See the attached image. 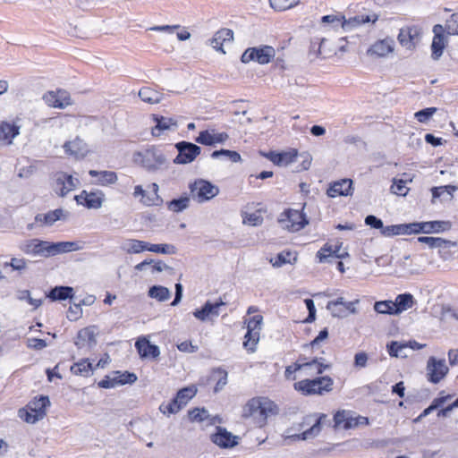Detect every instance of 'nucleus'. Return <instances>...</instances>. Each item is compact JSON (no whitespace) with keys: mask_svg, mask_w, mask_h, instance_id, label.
I'll return each instance as SVG.
<instances>
[{"mask_svg":"<svg viewBox=\"0 0 458 458\" xmlns=\"http://www.w3.org/2000/svg\"><path fill=\"white\" fill-rule=\"evenodd\" d=\"M278 411V406L268 398L253 397L243 406L242 417L251 419L256 427L262 428L267 424L268 415H276Z\"/></svg>","mask_w":458,"mask_h":458,"instance_id":"f257e3e1","label":"nucleus"},{"mask_svg":"<svg viewBox=\"0 0 458 458\" xmlns=\"http://www.w3.org/2000/svg\"><path fill=\"white\" fill-rule=\"evenodd\" d=\"M133 161L148 172H156L166 165L167 159L161 149L151 147L134 153Z\"/></svg>","mask_w":458,"mask_h":458,"instance_id":"f03ea898","label":"nucleus"},{"mask_svg":"<svg viewBox=\"0 0 458 458\" xmlns=\"http://www.w3.org/2000/svg\"><path fill=\"white\" fill-rule=\"evenodd\" d=\"M334 381L328 377H318L313 379H302L294 383V389L303 395H323L333 389Z\"/></svg>","mask_w":458,"mask_h":458,"instance_id":"7ed1b4c3","label":"nucleus"},{"mask_svg":"<svg viewBox=\"0 0 458 458\" xmlns=\"http://www.w3.org/2000/svg\"><path fill=\"white\" fill-rule=\"evenodd\" d=\"M49 405L48 396L40 395L31 400L25 408H21L18 415L25 422L33 424L46 416V409Z\"/></svg>","mask_w":458,"mask_h":458,"instance_id":"20e7f679","label":"nucleus"},{"mask_svg":"<svg viewBox=\"0 0 458 458\" xmlns=\"http://www.w3.org/2000/svg\"><path fill=\"white\" fill-rule=\"evenodd\" d=\"M189 188L192 198L199 203L210 200L219 193L217 186L203 179L196 180Z\"/></svg>","mask_w":458,"mask_h":458,"instance_id":"39448f33","label":"nucleus"},{"mask_svg":"<svg viewBox=\"0 0 458 458\" xmlns=\"http://www.w3.org/2000/svg\"><path fill=\"white\" fill-rule=\"evenodd\" d=\"M276 51L270 46H260L258 47L247 48L241 56V61L243 64H248L250 61L257 62L259 64H267L275 57Z\"/></svg>","mask_w":458,"mask_h":458,"instance_id":"423d86ee","label":"nucleus"},{"mask_svg":"<svg viewBox=\"0 0 458 458\" xmlns=\"http://www.w3.org/2000/svg\"><path fill=\"white\" fill-rule=\"evenodd\" d=\"M278 222L284 228L291 232H298L309 224L303 212L293 208H289L281 214Z\"/></svg>","mask_w":458,"mask_h":458,"instance_id":"0eeeda50","label":"nucleus"},{"mask_svg":"<svg viewBox=\"0 0 458 458\" xmlns=\"http://www.w3.org/2000/svg\"><path fill=\"white\" fill-rule=\"evenodd\" d=\"M175 148L178 155L174 159V164L191 163L201 152L200 147L189 141H180L175 144Z\"/></svg>","mask_w":458,"mask_h":458,"instance_id":"6e6552de","label":"nucleus"},{"mask_svg":"<svg viewBox=\"0 0 458 458\" xmlns=\"http://www.w3.org/2000/svg\"><path fill=\"white\" fill-rule=\"evenodd\" d=\"M399 43L409 50L414 49L421 38V30L417 26L402 28L397 37Z\"/></svg>","mask_w":458,"mask_h":458,"instance_id":"1a4fd4ad","label":"nucleus"},{"mask_svg":"<svg viewBox=\"0 0 458 458\" xmlns=\"http://www.w3.org/2000/svg\"><path fill=\"white\" fill-rule=\"evenodd\" d=\"M50 242L42 241L37 238L25 241L20 245V249L25 254L50 257Z\"/></svg>","mask_w":458,"mask_h":458,"instance_id":"9d476101","label":"nucleus"},{"mask_svg":"<svg viewBox=\"0 0 458 458\" xmlns=\"http://www.w3.org/2000/svg\"><path fill=\"white\" fill-rule=\"evenodd\" d=\"M427 369L428 380L434 384L443 379L449 370L445 360H437L434 357L428 359Z\"/></svg>","mask_w":458,"mask_h":458,"instance_id":"9b49d317","label":"nucleus"},{"mask_svg":"<svg viewBox=\"0 0 458 458\" xmlns=\"http://www.w3.org/2000/svg\"><path fill=\"white\" fill-rule=\"evenodd\" d=\"M225 305H226V302L223 301L222 297H220L216 302L207 301L201 309L193 311V316L197 319L204 322L208 320L210 316L218 317L219 308Z\"/></svg>","mask_w":458,"mask_h":458,"instance_id":"f8f14e48","label":"nucleus"},{"mask_svg":"<svg viewBox=\"0 0 458 458\" xmlns=\"http://www.w3.org/2000/svg\"><path fill=\"white\" fill-rule=\"evenodd\" d=\"M262 155L276 165L286 166L296 160L298 151L295 148H291L288 151H269L268 153H262Z\"/></svg>","mask_w":458,"mask_h":458,"instance_id":"ddd939ff","label":"nucleus"},{"mask_svg":"<svg viewBox=\"0 0 458 458\" xmlns=\"http://www.w3.org/2000/svg\"><path fill=\"white\" fill-rule=\"evenodd\" d=\"M210 439L222 448H231L238 445V437L222 427H216V432L210 436Z\"/></svg>","mask_w":458,"mask_h":458,"instance_id":"4468645a","label":"nucleus"},{"mask_svg":"<svg viewBox=\"0 0 458 458\" xmlns=\"http://www.w3.org/2000/svg\"><path fill=\"white\" fill-rule=\"evenodd\" d=\"M79 182L78 179H74L72 175L60 172L55 175V191L60 196H65L69 191L76 187Z\"/></svg>","mask_w":458,"mask_h":458,"instance_id":"2eb2a0df","label":"nucleus"},{"mask_svg":"<svg viewBox=\"0 0 458 458\" xmlns=\"http://www.w3.org/2000/svg\"><path fill=\"white\" fill-rule=\"evenodd\" d=\"M228 138L226 132L215 133V130H205L199 132L195 141L205 146H215L217 143H224Z\"/></svg>","mask_w":458,"mask_h":458,"instance_id":"dca6fc26","label":"nucleus"},{"mask_svg":"<svg viewBox=\"0 0 458 458\" xmlns=\"http://www.w3.org/2000/svg\"><path fill=\"white\" fill-rule=\"evenodd\" d=\"M135 347L141 359H157L160 355L159 347L156 344H151L148 339L144 337L140 338L136 341Z\"/></svg>","mask_w":458,"mask_h":458,"instance_id":"f3484780","label":"nucleus"},{"mask_svg":"<svg viewBox=\"0 0 458 458\" xmlns=\"http://www.w3.org/2000/svg\"><path fill=\"white\" fill-rule=\"evenodd\" d=\"M394 41L392 38H386L376 41L368 50L370 55L384 57L394 51Z\"/></svg>","mask_w":458,"mask_h":458,"instance_id":"a211bd4d","label":"nucleus"},{"mask_svg":"<svg viewBox=\"0 0 458 458\" xmlns=\"http://www.w3.org/2000/svg\"><path fill=\"white\" fill-rule=\"evenodd\" d=\"M444 28L442 25L437 24L433 28V32L435 33V36L433 38V41L431 44V57L434 60H438L439 57L442 55L443 51L445 47V37L443 35Z\"/></svg>","mask_w":458,"mask_h":458,"instance_id":"6ab92c4d","label":"nucleus"},{"mask_svg":"<svg viewBox=\"0 0 458 458\" xmlns=\"http://www.w3.org/2000/svg\"><path fill=\"white\" fill-rule=\"evenodd\" d=\"M352 181L351 179H343L335 182L327 190V195L331 198L336 196H349L352 194Z\"/></svg>","mask_w":458,"mask_h":458,"instance_id":"aec40b11","label":"nucleus"},{"mask_svg":"<svg viewBox=\"0 0 458 458\" xmlns=\"http://www.w3.org/2000/svg\"><path fill=\"white\" fill-rule=\"evenodd\" d=\"M153 120L156 123V126L152 129L153 136H159L164 131L175 130L177 128V122L172 117L153 114Z\"/></svg>","mask_w":458,"mask_h":458,"instance_id":"412c9836","label":"nucleus"},{"mask_svg":"<svg viewBox=\"0 0 458 458\" xmlns=\"http://www.w3.org/2000/svg\"><path fill=\"white\" fill-rule=\"evenodd\" d=\"M359 302V300L355 301L346 302V304L338 305L335 303H327V309L331 312L333 317L345 318L349 314L357 313L355 304Z\"/></svg>","mask_w":458,"mask_h":458,"instance_id":"4be33fe9","label":"nucleus"},{"mask_svg":"<svg viewBox=\"0 0 458 458\" xmlns=\"http://www.w3.org/2000/svg\"><path fill=\"white\" fill-rule=\"evenodd\" d=\"M355 417L352 411H338L334 416L335 426L344 429L354 428Z\"/></svg>","mask_w":458,"mask_h":458,"instance_id":"5701e85b","label":"nucleus"},{"mask_svg":"<svg viewBox=\"0 0 458 458\" xmlns=\"http://www.w3.org/2000/svg\"><path fill=\"white\" fill-rule=\"evenodd\" d=\"M64 148L67 154L74 156L76 158H83L88 153L86 143L79 138L72 141H66Z\"/></svg>","mask_w":458,"mask_h":458,"instance_id":"b1692460","label":"nucleus"},{"mask_svg":"<svg viewBox=\"0 0 458 458\" xmlns=\"http://www.w3.org/2000/svg\"><path fill=\"white\" fill-rule=\"evenodd\" d=\"M50 257L55 256L61 253H66L75 250H80L82 246L78 242H50Z\"/></svg>","mask_w":458,"mask_h":458,"instance_id":"393cba45","label":"nucleus"},{"mask_svg":"<svg viewBox=\"0 0 458 458\" xmlns=\"http://www.w3.org/2000/svg\"><path fill=\"white\" fill-rule=\"evenodd\" d=\"M96 344V335L92 328L85 327L78 332L77 340L75 342L78 348H83L85 346L91 347Z\"/></svg>","mask_w":458,"mask_h":458,"instance_id":"a878e982","label":"nucleus"},{"mask_svg":"<svg viewBox=\"0 0 458 458\" xmlns=\"http://www.w3.org/2000/svg\"><path fill=\"white\" fill-rule=\"evenodd\" d=\"M89 174L91 177H98L96 184H98L101 186L114 184L118 179L116 173L113 172V171L89 170Z\"/></svg>","mask_w":458,"mask_h":458,"instance_id":"bb28decb","label":"nucleus"},{"mask_svg":"<svg viewBox=\"0 0 458 458\" xmlns=\"http://www.w3.org/2000/svg\"><path fill=\"white\" fill-rule=\"evenodd\" d=\"M74 295L73 288L71 286H55L47 294L52 301L72 300Z\"/></svg>","mask_w":458,"mask_h":458,"instance_id":"cd10ccee","label":"nucleus"},{"mask_svg":"<svg viewBox=\"0 0 458 458\" xmlns=\"http://www.w3.org/2000/svg\"><path fill=\"white\" fill-rule=\"evenodd\" d=\"M19 127L8 122L0 123V140L11 144L13 140L19 134Z\"/></svg>","mask_w":458,"mask_h":458,"instance_id":"c85d7f7f","label":"nucleus"},{"mask_svg":"<svg viewBox=\"0 0 458 458\" xmlns=\"http://www.w3.org/2000/svg\"><path fill=\"white\" fill-rule=\"evenodd\" d=\"M233 38V32L230 29H221L220 30L216 31L213 38L210 39V45L217 49L224 52L222 46L223 43L225 41H231Z\"/></svg>","mask_w":458,"mask_h":458,"instance_id":"c756f323","label":"nucleus"},{"mask_svg":"<svg viewBox=\"0 0 458 458\" xmlns=\"http://www.w3.org/2000/svg\"><path fill=\"white\" fill-rule=\"evenodd\" d=\"M394 302V312L396 315L402 313L403 311L411 308L414 304V298L411 293H402L396 296L395 301Z\"/></svg>","mask_w":458,"mask_h":458,"instance_id":"7c9ffc66","label":"nucleus"},{"mask_svg":"<svg viewBox=\"0 0 458 458\" xmlns=\"http://www.w3.org/2000/svg\"><path fill=\"white\" fill-rule=\"evenodd\" d=\"M64 216V211L62 208H56L46 214H38L35 216V221L46 225H52L55 222L62 219Z\"/></svg>","mask_w":458,"mask_h":458,"instance_id":"2f4dec72","label":"nucleus"},{"mask_svg":"<svg viewBox=\"0 0 458 458\" xmlns=\"http://www.w3.org/2000/svg\"><path fill=\"white\" fill-rule=\"evenodd\" d=\"M150 191H146L145 197L141 198L140 202L145 206H160L163 203L162 198L158 195V185L153 182L149 185Z\"/></svg>","mask_w":458,"mask_h":458,"instance_id":"473e14b6","label":"nucleus"},{"mask_svg":"<svg viewBox=\"0 0 458 458\" xmlns=\"http://www.w3.org/2000/svg\"><path fill=\"white\" fill-rule=\"evenodd\" d=\"M418 242L427 244L430 248L454 247L457 244L456 242L431 236H420Z\"/></svg>","mask_w":458,"mask_h":458,"instance_id":"72a5a7b5","label":"nucleus"},{"mask_svg":"<svg viewBox=\"0 0 458 458\" xmlns=\"http://www.w3.org/2000/svg\"><path fill=\"white\" fill-rule=\"evenodd\" d=\"M452 228L450 221H428L424 222V233H439L449 231Z\"/></svg>","mask_w":458,"mask_h":458,"instance_id":"f704fd0d","label":"nucleus"},{"mask_svg":"<svg viewBox=\"0 0 458 458\" xmlns=\"http://www.w3.org/2000/svg\"><path fill=\"white\" fill-rule=\"evenodd\" d=\"M377 20V15H357L352 18H350L349 20H344L341 26L344 30H351L356 26L367 23V22H375Z\"/></svg>","mask_w":458,"mask_h":458,"instance_id":"c9c22d12","label":"nucleus"},{"mask_svg":"<svg viewBox=\"0 0 458 458\" xmlns=\"http://www.w3.org/2000/svg\"><path fill=\"white\" fill-rule=\"evenodd\" d=\"M139 97L146 103L157 104L163 99V93L149 87H144L140 89Z\"/></svg>","mask_w":458,"mask_h":458,"instance_id":"e433bc0d","label":"nucleus"},{"mask_svg":"<svg viewBox=\"0 0 458 458\" xmlns=\"http://www.w3.org/2000/svg\"><path fill=\"white\" fill-rule=\"evenodd\" d=\"M82 194H85V207L95 209L101 208L104 200V194L101 191L88 193L86 191H82Z\"/></svg>","mask_w":458,"mask_h":458,"instance_id":"4c0bfd02","label":"nucleus"},{"mask_svg":"<svg viewBox=\"0 0 458 458\" xmlns=\"http://www.w3.org/2000/svg\"><path fill=\"white\" fill-rule=\"evenodd\" d=\"M148 249V242L136 239L128 240L123 246L127 253H140Z\"/></svg>","mask_w":458,"mask_h":458,"instance_id":"58836bf2","label":"nucleus"},{"mask_svg":"<svg viewBox=\"0 0 458 458\" xmlns=\"http://www.w3.org/2000/svg\"><path fill=\"white\" fill-rule=\"evenodd\" d=\"M148 296L158 301H165L170 298L171 292L165 286L153 285L148 290Z\"/></svg>","mask_w":458,"mask_h":458,"instance_id":"ea45409f","label":"nucleus"},{"mask_svg":"<svg viewBox=\"0 0 458 458\" xmlns=\"http://www.w3.org/2000/svg\"><path fill=\"white\" fill-rule=\"evenodd\" d=\"M197 394V388L195 386H190L180 389L175 397L180 403L184 407L190 400H191Z\"/></svg>","mask_w":458,"mask_h":458,"instance_id":"a19ab883","label":"nucleus"},{"mask_svg":"<svg viewBox=\"0 0 458 458\" xmlns=\"http://www.w3.org/2000/svg\"><path fill=\"white\" fill-rule=\"evenodd\" d=\"M190 204V197L187 195L181 196L179 199H174L167 203V208L169 210L179 213L182 212L186 208H189Z\"/></svg>","mask_w":458,"mask_h":458,"instance_id":"79ce46f5","label":"nucleus"},{"mask_svg":"<svg viewBox=\"0 0 458 458\" xmlns=\"http://www.w3.org/2000/svg\"><path fill=\"white\" fill-rule=\"evenodd\" d=\"M386 348L389 355L392 357H407V354L404 352V350L408 348V344L404 343L392 341L389 344H387Z\"/></svg>","mask_w":458,"mask_h":458,"instance_id":"37998d69","label":"nucleus"},{"mask_svg":"<svg viewBox=\"0 0 458 458\" xmlns=\"http://www.w3.org/2000/svg\"><path fill=\"white\" fill-rule=\"evenodd\" d=\"M92 365L90 362L88 361V360H82L77 363H74L71 367V371L74 375H80L83 377H88L92 372Z\"/></svg>","mask_w":458,"mask_h":458,"instance_id":"c03bdc74","label":"nucleus"},{"mask_svg":"<svg viewBox=\"0 0 458 458\" xmlns=\"http://www.w3.org/2000/svg\"><path fill=\"white\" fill-rule=\"evenodd\" d=\"M182 405L174 396L169 403H162L159 406V411L165 415H171L179 412L182 409Z\"/></svg>","mask_w":458,"mask_h":458,"instance_id":"a18cd8bd","label":"nucleus"},{"mask_svg":"<svg viewBox=\"0 0 458 458\" xmlns=\"http://www.w3.org/2000/svg\"><path fill=\"white\" fill-rule=\"evenodd\" d=\"M452 397V394H447L445 396H441L434 399L431 404L421 412V414L417 418L416 420H420L421 418L428 416L433 411L442 406L447 400L451 399Z\"/></svg>","mask_w":458,"mask_h":458,"instance_id":"49530a36","label":"nucleus"},{"mask_svg":"<svg viewBox=\"0 0 458 458\" xmlns=\"http://www.w3.org/2000/svg\"><path fill=\"white\" fill-rule=\"evenodd\" d=\"M300 0H269L270 6L278 12L285 11L296 6Z\"/></svg>","mask_w":458,"mask_h":458,"instance_id":"de8ad7c7","label":"nucleus"},{"mask_svg":"<svg viewBox=\"0 0 458 458\" xmlns=\"http://www.w3.org/2000/svg\"><path fill=\"white\" fill-rule=\"evenodd\" d=\"M308 368L311 366H315V374L320 375L326 369H329L331 368V363L326 362L325 358L323 357H316L310 361H307Z\"/></svg>","mask_w":458,"mask_h":458,"instance_id":"09e8293b","label":"nucleus"},{"mask_svg":"<svg viewBox=\"0 0 458 458\" xmlns=\"http://www.w3.org/2000/svg\"><path fill=\"white\" fill-rule=\"evenodd\" d=\"M308 368L311 366H315V374L320 375L326 369H329L331 368V363L326 362L325 358L323 357H316L310 361H307Z\"/></svg>","mask_w":458,"mask_h":458,"instance_id":"8fccbe9b","label":"nucleus"},{"mask_svg":"<svg viewBox=\"0 0 458 458\" xmlns=\"http://www.w3.org/2000/svg\"><path fill=\"white\" fill-rule=\"evenodd\" d=\"M244 337L246 339L243 343L244 347L253 352L255 350V345L259 340V332H258V330L247 329V333Z\"/></svg>","mask_w":458,"mask_h":458,"instance_id":"3c124183","label":"nucleus"},{"mask_svg":"<svg viewBox=\"0 0 458 458\" xmlns=\"http://www.w3.org/2000/svg\"><path fill=\"white\" fill-rule=\"evenodd\" d=\"M406 227L404 224L387 225L383 228L381 233L386 237L406 234L408 233V231H405Z\"/></svg>","mask_w":458,"mask_h":458,"instance_id":"603ef678","label":"nucleus"},{"mask_svg":"<svg viewBox=\"0 0 458 458\" xmlns=\"http://www.w3.org/2000/svg\"><path fill=\"white\" fill-rule=\"evenodd\" d=\"M147 250L155 252V253H162V254H175L176 248L172 244H151L148 242Z\"/></svg>","mask_w":458,"mask_h":458,"instance_id":"864d4df0","label":"nucleus"},{"mask_svg":"<svg viewBox=\"0 0 458 458\" xmlns=\"http://www.w3.org/2000/svg\"><path fill=\"white\" fill-rule=\"evenodd\" d=\"M220 157H225L233 163H237L242 160L241 155L238 152L233 151V150L220 149V150H215L211 154L212 158H218Z\"/></svg>","mask_w":458,"mask_h":458,"instance_id":"5fc2aeb1","label":"nucleus"},{"mask_svg":"<svg viewBox=\"0 0 458 458\" xmlns=\"http://www.w3.org/2000/svg\"><path fill=\"white\" fill-rule=\"evenodd\" d=\"M394 302L392 301H376L374 304V310L380 314L396 315L394 312Z\"/></svg>","mask_w":458,"mask_h":458,"instance_id":"6e6d98bb","label":"nucleus"},{"mask_svg":"<svg viewBox=\"0 0 458 458\" xmlns=\"http://www.w3.org/2000/svg\"><path fill=\"white\" fill-rule=\"evenodd\" d=\"M320 420H321V417L316 420V422L313 424V426L310 428L305 430L304 432H302L300 435H293V437L294 439L306 440V439L310 438V437L318 435L321 429Z\"/></svg>","mask_w":458,"mask_h":458,"instance_id":"4d7b16f0","label":"nucleus"},{"mask_svg":"<svg viewBox=\"0 0 458 458\" xmlns=\"http://www.w3.org/2000/svg\"><path fill=\"white\" fill-rule=\"evenodd\" d=\"M406 180L394 179L391 186L392 193L399 196H406L409 191V188L406 187Z\"/></svg>","mask_w":458,"mask_h":458,"instance_id":"13d9d810","label":"nucleus"},{"mask_svg":"<svg viewBox=\"0 0 458 458\" xmlns=\"http://www.w3.org/2000/svg\"><path fill=\"white\" fill-rule=\"evenodd\" d=\"M208 417V411L205 408H194L189 411V418L191 421L202 422Z\"/></svg>","mask_w":458,"mask_h":458,"instance_id":"bf43d9fd","label":"nucleus"},{"mask_svg":"<svg viewBox=\"0 0 458 458\" xmlns=\"http://www.w3.org/2000/svg\"><path fill=\"white\" fill-rule=\"evenodd\" d=\"M216 374H218L219 377H218L216 384L214 387V392L218 393L227 384V372L221 368H217V369H213V375H216Z\"/></svg>","mask_w":458,"mask_h":458,"instance_id":"052dcab7","label":"nucleus"},{"mask_svg":"<svg viewBox=\"0 0 458 458\" xmlns=\"http://www.w3.org/2000/svg\"><path fill=\"white\" fill-rule=\"evenodd\" d=\"M58 103L55 105V108L64 109L68 106L72 105V100L69 93L64 89H58L56 91Z\"/></svg>","mask_w":458,"mask_h":458,"instance_id":"680f3d73","label":"nucleus"},{"mask_svg":"<svg viewBox=\"0 0 458 458\" xmlns=\"http://www.w3.org/2000/svg\"><path fill=\"white\" fill-rule=\"evenodd\" d=\"M436 107H428L415 113L414 116L420 123H427L437 112Z\"/></svg>","mask_w":458,"mask_h":458,"instance_id":"e2e57ef3","label":"nucleus"},{"mask_svg":"<svg viewBox=\"0 0 458 458\" xmlns=\"http://www.w3.org/2000/svg\"><path fill=\"white\" fill-rule=\"evenodd\" d=\"M300 360H301V363L295 362L293 365L287 366L284 371V375L286 378H291L292 374L294 372L304 369L305 368H308V364L305 357H301Z\"/></svg>","mask_w":458,"mask_h":458,"instance_id":"0e129e2a","label":"nucleus"},{"mask_svg":"<svg viewBox=\"0 0 458 458\" xmlns=\"http://www.w3.org/2000/svg\"><path fill=\"white\" fill-rule=\"evenodd\" d=\"M445 30L448 34L458 35V13L452 14L446 21Z\"/></svg>","mask_w":458,"mask_h":458,"instance_id":"69168bd1","label":"nucleus"},{"mask_svg":"<svg viewBox=\"0 0 458 458\" xmlns=\"http://www.w3.org/2000/svg\"><path fill=\"white\" fill-rule=\"evenodd\" d=\"M292 256L291 252H280L277 256L271 259L270 262L274 267H280L284 264L292 263L290 257Z\"/></svg>","mask_w":458,"mask_h":458,"instance_id":"338daca9","label":"nucleus"},{"mask_svg":"<svg viewBox=\"0 0 458 458\" xmlns=\"http://www.w3.org/2000/svg\"><path fill=\"white\" fill-rule=\"evenodd\" d=\"M317 257L319 259V262H325L327 258L333 257V246L329 244H325L317 253Z\"/></svg>","mask_w":458,"mask_h":458,"instance_id":"774afa93","label":"nucleus"}]
</instances>
